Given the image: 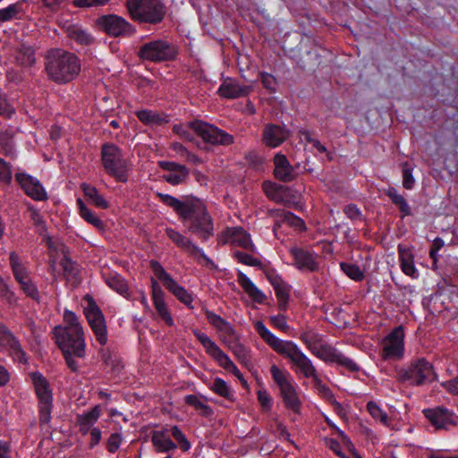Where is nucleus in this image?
<instances>
[{"mask_svg":"<svg viewBox=\"0 0 458 458\" xmlns=\"http://www.w3.org/2000/svg\"><path fill=\"white\" fill-rule=\"evenodd\" d=\"M30 376L38 399L39 423L47 424L51 420L53 408V395L50 385L40 372H32Z\"/></svg>","mask_w":458,"mask_h":458,"instance_id":"9d476101","label":"nucleus"},{"mask_svg":"<svg viewBox=\"0 0 458 458\" xmlns=\"http://www.w3.org/2000/svg\"><path fill=\"white\" fill-rule=\"evenodd\" d=\"M335 363L344 367L351 372H357L360 370L359 365L354 360L346 357L340 352Z\"/></svg>","mask_w":458,"mask_h":458,"instance_id":"680f3d73","label":"nucleus"},{"mask_svg":"<svg viewBox=\"0 0 458 458\" xmlns=\"http://www.w3.org/2000/svg\"><path fill=\"white\" fill-rule=\"evenodd\" d=\"M254 327L260 338L270 346L276 353L290 360L296 368L295 372L301 373L304 377L315 378L318 372L312 360L292 342L278 338L272 334L262 321H256Z\"/></svg>","mask_w":458,"mask_h":458,"instance_id":"f257e3e1","label":"nucleus"},{"mask_svg":"<svg viewBox=\"0 0 458 458\" xmlns=\"http://www.w3.org/2000/svg\"><path fill=\"white\" fill-rule=\"evenodd\" d=\"M367 410L375 420H379L384 425H387L389 420L387 413L384 411L375 402H369L367 403Z\"/></svg>","mask_w":458,"mask_h":458,"instance_id":"603ef678","label":"nucleus"},{"mask_svg":"<svg viewBox=\"0 0 458 458\" xmlns=\"http://www.w3.org/2000/svg\"><path fill=\"white\" fill-rule=\"evenodd\" d=\"M171 428L172 437L176 441V445L182 451L187 452L191 449V443L187 439L186 436L182 433V431L177 427L173 426Z\"/></svg>","mask_w":458,"mask_h":458,"instance_id":"de8ad7c7","label":"nucleus"},{"mask_svg":"<svg viewBox=\"0 0 458 458\" xmlns=\"http://www.w3.org/2000/svg\"><path fill=\"white\" fill-rule=\"evenodd\" d=\"M80 216L89 224L92 225L97 229L102 231L105 229L104 222L81 199H77Z\"/></svg>","mask_w":458,"mask_h":458,"instance_id":"f704fd0d","label":"nucleus"},{"mask_svg":"<svg viewBox=\"0 0 458 458\" xmlns=\"http://www.w3.org/2000/svg\"><path fill=\"white\" fill-rule=\"evenodd\" d=\"M269 319H270L272 325L276 328H277L284 333L288 332L290 327L287 324L286 317L284 315L278 314V315L271 316L269 318Z\"/></svg>","mask_w":458,"mask_h":458,"instance_id":"774afa93","label":"nucleus"},{"mask_svg":"<svg viewBox=\"0 0 458 458\" xmlns=\"http://www.w3.org/2000/svg\"><path fill=\"white\" fill-rule=\"evenodd\" d=\"M68 37L81 45H89L93 38L81 27L76 24L69 25L66 29Z\"/></svg>","mask_w":458,"mask_h":458,"instance_id":"58836bf2","label":"nucleus"},{"mask_svg":"<svg viewBox=\"0 0 458 458\" xmlns=\"http://www.w3.org/2000/svg\"><path fill=\"white\" fill-rule=\"evenodd\" d=\"M106 284L116 291L118 293L123 295V297L130 299L129 290L126 282L124 279L118 274H110L106 277Z\"/></svg>","mask_w":458,"mask_h":458,"instance_id":"ea45409f","label":"nucleus"},{"mask_svg":"<svg viewBox=\"0 0 458 458\" xmlns=\"http://www.w3.org/2000/svg\"><path fill=\"white\" fill-rule=\"evenodd\" d=\"M190 206L189 213L181 220L191 219L189 231L196 234L202 242H206L214 235L213 219L199 199H194Z\"/></svg>","mask_w":458,"mask_h":458,"instance_id":"423d86ee","label":"nucleus"},{"mask_svg":"<svg viewBox=\"0 0 458 458\" xmlns=\"http://www.w3.org/2000/svg\"><path fill=\"white\" fill-rule=\"evenodd\" d=\"M85 315L97 341L104 345L107 341V331L101 310L92 301L85 308Z\"/></svg>","mask_w":458,"mask_h":458,"instance_id":"a211bd4d","label":"nucleus"},{"mask_svg":"<svg viewBox=\"0 0 458 458\" xmlns=\"http://www.w3.org/2000/svg\"><path fill=\"white\" fill-rule=\"evenodd\" d=\"M81 189L85 196L91 201V203L95 207L102 209H106L108 208L107 201L101 194L98 193L96 187L91 186L88 183H82Z\"/></svg>","mask_w":458,"mask_h":458,"instance_id":"4c0bfd02","label":"nucleus"},{"mask_svg":"<svg viewBox=\"0 0 458 458\" xmlns=\"http://www.w3.org/2000/svg\"><path fill=\"white\" fill-rule=\"evenodd\" d=\"M156 196L159 199V200L164 203L165 205L172 208L174 212L178 215L179 218L182 219V216H186L187 214L190 211L191 204L194 199H186L184 201H182L178 199L177 198L169 195L165 194L161 192H157Z\"/></svg>","mask_w":458,"mask_h":458,"instance_id":"c756f323","label":"nucleus"},{"mask_svg":"<svg viewBox=\"0 0 458 458\" xmlns=\"http://www.w3.org/2000/svg\"><path fill=\"white\" fill-rule=\"evenodd\" d=\"M205 315L208 323L216 330L221 341L225 344H232L233 340H238L236 331L231 323L210 310H206Z\"/></svg>","mask_w":458,"mask_h":458,"instance_id":"aec40b11","label":"nucleus"},{"mask_svg":"<svg viewBox=\"0 0 458 458\" xmlns=\"http://www.w3.org/2000/svg\"><path fill=\"white\" fill-rule=\"evenodd\" d=\"M270 372L274 381L280 389L285 407L298 413L301 408V401L291 375L287 371L279 369L276 365L271 366Z\"/></svg>","mask_w":458,"mask_h":458,"instance_id":"1a4fd4ad","label":"nucleus"},{"mask_svg":"<svg viewBox=\"0 0 458 458\" xmlns=\"http://www.w3.org/2000/svg\"><path fill=\"white\" fill-rule=\"evenodd\" d=\"M102 30L112 37H130L136 32L135 27L123 17L116 14L103 15L98 19Z\"/></svg>","mask_w":458,"mask_h":458,"instance_id":"2eb2a0df","label":"nucleus"},{"mask_svg":"<svg viewBox=\"0 0 458 458\" xmlns=\"http://www.w3.org/2000/svg\"><path fill=\"white\" fill-rule=\"evenodd\" d=\"M339 351L328 344H320L319 351L317 352V357L327 363H335Z\"/></svg>","mask_w":458,"mask_h":458,"instance_id":"37998d69","label":"nucleus"},{"mask_svg":"<svg viewBox=\"0 0 458 458\" xmlns=\"http://www.w3.org/2000/svg\"><path fill=\"white\" fill-rule=\"evenodd\" d=\"M21 288L22 289L23 293L30 297L33 300L38 299V291L37 286L32 283L30 278L26 279L25 281H21L20 283Z\"/></svg>","mask_w":458,"mask_h":458,"instance_id":"69168bd1","label":"nucleus"},{"mask_svg":"<svg viewBox=\"0 0 458 458\" xmlns=\"http://www.w3.org/2000/svg\"><path fill=\"white\" fill-rule=\"evenodd\" d=\"M250 87L241 85L236 80L227 78L220 85L218 94L228 99L239 98L249 94Z\"/></svg>","mask_w":458,"mask_h":458,"instance_id":"bb28decb","label":"nucleus"},{"mask_svg":"<svg viewBox=\"0 0 458 458\" xmlns=\"http://www.w3.org/2000/svg\"><path fill=\"white\" fill-rule=\"evenodd\" d=\"M15 179L24 192L35 200L47 199V192L39 181L26 173H16Z\"/></svg>","mask_w":458,"mask_h":458,"instance_id":"4be33fe9","label":"nucleus"},{"mask_svg":"<svg viewBox=\"0 0 458 458\" xmlns=\"http://www.w3.org/2000/svg\"><path fill=\"white\" fill-rule=\"evenodd\" d=\"M238 283L255 302L262 304L267 300V296L252 283V281L242 272L238 273Z\"/></svg>","mask_w":458,"mask_h":458,"instance_id":"2f4dec72","label":"nucleus"},{"mask_svg":"<svg viewBox=\"0 0 458 458\" xmlns=\"http://www.w3.org/2000/svg\"><path fill=\"white\" fill-rule=\"evenodd\" d=\"M289 252L293 259V265L299 270L308 272L318 270V255L311 249L292 247Z\"/></svg>","mask_w":458,"mask_h":458,"instance_id":"6ab92c4d","label":"nucleus"},{"mask_svg":"<svg viewBox=\"0 0 458 458\" xmlns=\"http://www.w3.org/2000/svg\"><path fill=\"white\" fill-rule=\"evenodd\" d=\"M263 187L265 193L270 199L276 201V203H280L283 201V198L279 194V191L270 192V188L274 189L275 191H280L283 189V186L271 182H264Z\"/></svg>","mask_w":458,"mask_h":458,"instance_id":"e2e57ef3","label":"nucleus"},{"mask_svg":"<svg viewBox=\"0 0 458 458\" xmlns=\"http://www.w3.org/2000/svg\"><path fill=\"white\" fill-rule=\"evenodd\" d=\"M171 428H164L155 430L151 436V442L157 452L166 453L177 448L176 444L171 439Z\"/></svg>","mask_w":458,"mask_h":458,"instance_id":"cd10ccee","label":"nucleus"},{"mask_svg":"<svg viewBox=\"0 0 458 458\" xmlns=\"http://www.w3.org/2000/svg\"><path fill=\"white\" fill-rule=\"evenodd\" d=\"M21 12V8L19 4H13L5 8L0 9V21L5 22L16 19Z\"/></svg>","mask_w":458,"mask_h":458,"instance_id":"3c124183","label":"nucleus"},{"mask_svg":"<svg viewBox=\"0 0 458 458\" xmlns=\"http://www.w3.org/2000/svg\"><path fill=\"white\" fill-rule=\"evenodd\" d=\"M274 216L276 217V224L281 222L285 223L299 230L305 229L304 221L290 211H286L284 209H277L274 211Z\"/></svg>","mask_w":458,"mask_h":458,"instance_id":"72a5a7b5","label":"nucleus"},{"mask_svg":"<svg viewBox=\"0 0 458 458\" xmlns=\"http://www.w3.org/2000/svg\"><path fill=\"white\" fill-rule=\"evenodd\" d=\"M423 414L436 429H449L458 426V416L442 406L423 410Z\"/></svg>","mask_w":458,"mask_h":458,"instance_id":"f3484780","label":"nucleus"},{"mask_svg":"<svg viewBox=\"0 0 458 458\" xmlns=\"http://www.w3.org/2000/svg\"><path fill=\"white\" fill-rule=\"evenodd\" d=\"M0 146L3 153L5 156H14V147L13 140L4 133L0 134Z\"/></svg>","mask_w":458,"mask_h":458,"instance_id":"0e129e2a","label":"nucleus"},{"mask_svg":"<svg viewBox=\"0 0 458 458\" xmlns=\"http://www.w3.org/2000/svg\"><path fill=\"white\" fill-rule=\"evenodd\" d=\"M290 137V131L280 125L267 123L262 131V142L269 148H276Z\"/></svg>","mask_w":458,"mask_h":458,"instance_id":"b1692460","label":"nucleus"},{"mask_svg":"<svg viewBox=\"0 0 458 458\" xmlns=\"http://www.w3.org/2000/svg\"><path fill=\"white\" fill-rule=\"evenodd\" d=\"M165 233L179 249L187 253L198 263L202 264V261H204L206 265H213V261L204 253L203 250L194 244L191 239L182 234L179 231L167 227Z\"/></svg>","mask_w":458,"mask_h":458,"instance_id":"4468645a","label":"nucleus"},{"mask_svg":"<svg viewBox=\"0 0 458 458\" xmlns=\"http://www.w3.org/2000/svg\"><path fill=\"white\" fill-rule=\"evenodd\" d=\"M64 320L66 326L62 327V329L67 330L69 332L72 330L83 331V328L79 322L78 317L74 312L71 310H65L64 314Z\"/></svg>","mask_w":458,"mask_h":458,"instance_id":"8fccbe9b","label":"nucleus"},{"mask_svg":"<svg viewBox=\"0 0 458 458\" xmlns=\"http://www.w3.org/2000/svg\"><path fill=\"white\" fill-rule=\"evenodd\" d=\"M437 373L431 362L420 357L412 359L410 363L397 371L400 382H408L414 386L428 385L437 380Z\"/></svg>","mask_w":458,"mask_h":458,"instance_id":"39448f33","label":"nucleus"},{"mask_svg":"<svg viewBox=\"0 0 458 458\" xmlns=\"http://www.w3.org/2000/svg\"><path fill=\"white\" fill-rule=\"evenodd\" d=\"M122 441H123V437H122V435L119 434V433H113L111 434V436L108 437L107 439V442H106V449L109 453H115L121 444H122Z\"/></svg>","mask_w":458,"mask_h":458,"instance_id":"338daca9","label":"nucleus"},{"mask_svg":"<svg viewBox=\"0 0 458 458\" xmlns=\"http://www.w3.org/2000/svg\"><path fill=\"white\" fill-rule=\"evenodd\" d=\"M398 256L402 271L412 278L419 276V272L414 266V255L411 250L402 245L398 246Z\"/></svg>","mask_w":458,"mask_h":458,"instance_id":"7c9ffc66","label":"nucleus"},{"mask_svg":"<svg viewBox=\"0 0 458 458\" xmlns=\"http://www.w3.org/2000/svg\"><path fill=\"white\" fill-rule=\"evenodd\" d=\"M233 257L237 259L238 262H240L243 265H246V266H250V267H261L262 266V262L259 259L253 257L252 255H250L249 253H245L243 251H240V250L234 251Z\"/></svg>","mask_w":458,"mask_h":458,"instance_id":"6e6d98bb","label":"nucleus"},{"mask_svg":"<svg viewBox=\"0 0 458 458\" xmlns=\"http://www.w3.org/2000/svg\"><path fill=\"white\" fill-rule=\"evenodd\" d=\"M404 329L403 326L394 327L380 342V357L383 360H400L404 356Z\"/></svg>","mask_w":458,"mask_h":458,"instance_id":"f8f14e48","label":"nucleus"},{"mask_svg":"<svg viewBox=\"0 0 458 458\" xmlns=\"http://www.w3.org/2000/svg\"><path fill=\"white\" fill-rule=\"evenodd\" d=\"M126 9L134 21L151 25L161 23L166 13L162 0H126Z\"/></svg>","mask_w":458,"mask_h":458,"instance_id":"7ed1b4c3","label":"nucleus"},{"mask_svg":"<svg viewBox=\"0 0 458 458\" xmlns=\"http://www.w3.org/2000/svg\"><path fill=\"white\" fill-rule=\"evenodd\" d=\"M151 288L152 301L157 314L165 321L166 325L170 327L174 326L173 317L167 307L166 302L165 301L164 291L162 290L159 284L154 279H152Z\"/></svg>","mask_w":458,"mask_h":458,"instance_id":"393cba45","label":"nucleus"},{"mask_svg":"<svg viewBox=\"0 0 458 458\" xmlns=\"http://www.w3.org/2000/svg\"><path fill=\"white\" fill-rule=\"evenodd\" d=\"M190 126L192 128V131L207 143L229 146L234 142L233 135L208 123L196 120L192 121Z\"/></svg>","mask_w":458,"mask_h":458,"instance_id":"ddd939ff","label":"nucleus"},{"mask_svg":"<svg viewBox=\"0 0 458 458\" xmlns=\"http://www.w3.org/2000/svg\"><path fill=\"white\" fill-rule=\"evenodd\" d=\"M55 343L62 352H72L77 358H84L86 354V343L83 331L62 329V327L54 328Z\"/></svg>","mask_w":458,"mask_h":458,"instance_id":"9b49d317","label":"nucleus"},{"mask_svg":"<svg viewBox=\"0 0 458 458\" xmlns=\"http://www.w3.org/2000/svg\"><path fill=\"white\" fill-rule=\"evenodd\" d=\"M226 345L242 362H247L250 360V352L239 342V339L233 340L232 344H228Z\"/></svg>","mask_w":458,"mask_h":458,"instance_id":"49530a36","label":"nucleus"},{"mask_svg":"<svg viewBox=\"0 0 458 458\" xmlns=\"http://www.w3.org/2000/svg\"><path fill=\"white\" fill-rule=\"evenodd\" d=\"M101 161L106 173L117 182H126L131 170V162L123 157L122 149L113 144L105 143L101 147Z\"/></svg>","mask_w":458,"mask_h":458,"instance_id":"20e7f679","label":"nucleus"},{"mask_svg":"<svg viewBox=\"0 0 458 458\" xmlns=\"http://www.w3.org/2000/svg\"><path fill=\"white\" fill-rule=\"evenodd\" d=\"M191 123V122L188 123L186 125L174 124L173 127V131L183 140L191 141L193 140L194 137L191 131V130H192V128L190 126Z\"/></svg>","mask_w":458,"mask_h":458,"instance_id":"13d9d810","label":"nucleus"},{"mask_svg":"<svg viewBox=\"0 0 458 458\" xmlns=\"http://www.w3.org/2000/svg\"><path fill=\"white\" fill-rule=\"evenodd\" d=\"M101 415V409L99 405L94 406L90 411L77 415L76 420L81 421L82 424H88L93 426Z\"/></svg>","mask_w":458,"mask_h":458,"instance_id":"a18cd8bd","label":"nucleus"},{"mask_svg":"<svg viewBox=\"0 0 458 458\" xmlns=\"http://www.w3.org/2000/svg\"><path fill=\"white\" fill-rule=\"evenodd\" d=\"M171 428L172 437L176 441V445L182 451L187 452L191 449V443L187 439L186 436L182 433V431L177 427L173 426Z\"/></svg>","mask_w":458,"mask_h":458,"instance_id":"09e8293b","label":"nucleus"},{"mask_svg":"<svg viewBox=\"0 0 458 458\" xmlns=\"http://www.w3.org/2000/svg\"><path fill=\"white\" fill-rule=\"evenodd\" d=\"M185 403L188 405L194 407L196 411L199 412L202 416H210L213 413V411L210 406L202 402L197 395L189 394L185 396Z\"/></svg>","mask_w":458,"mask_h":458,"instance_id":"79ce46f5","label":"nucleus"},{"mask_svg":"<svg viewBox=\"0 0 458 458\" xmlns=\"http://www.w3.org/2000/svg\"><path fill=\"white\" fill-rule=\"evenodd\" d=\"M342 271L351 279L354 281H361L364 278V273L356 264L342 262L340 264Z\"/></svg>","mask_w":458,"mask_h":458,"instance_id":"c03bdc74","label":"nucleus"},{"mask_svg":"<svg viewBox=\"0 0 458 458\" xmlns=\"http://www.w3.org/2000/svg\"><path fill=\"white\" fill-rule=\"evenodd\" d=\"M415 184V179L412 175V167L405 162L403 164V185L407 190H411Z\"/></svg>","mask_w":458,"mask_h":458,"instance_id":"bf43d9fd","label":"nucleus"},{"mask_svg":"<svg viewBox=\"0 0 458 458\" xmlns=\"http://www.w3.org/2000/svg\"><path fill=\"white\" fill-rule=\"evenodd\" d=\"M149 265L155 276L162 281L165 287L181 302L186 305H190L192 302V296L184 287L177 284V282L165 270L158 261L152 259L150 260Z\"/></svg>","mask_w":458,"mask_h":458,"instance_id":"dca6fc26","label":"nucleus"},{"mask_svg":"<svg viewBox=\"0 0 458 458\" xmlns=\"http://www.w3.org/2000/svg\"><path fill=\"white\" fill-rule=\"evenodd\" d=\"M0 352H7L13 360L19 362L26 361L25 352L20 343L3 324H0Z\"/></svg>","mask_w":458,"mask_h":458,"instance_id":"412c9836","label":"nucleus"},{"mask_svg":"<svg viewBox=\"0 0 458 458\" xmlns=\"http://www.w3.org/2000/svg\"><path fill=\"white\" fill-rule=\"evenodd\" d=\"M312 381L314 383L315 387L318 391L319 394H321L322 397L325 398L327 401L330 402L335 406V410H339L342 408L340 403H338L335 399V396L330 388L322 382L321 378L319 377V375L313 378Z\"/></svg>","mask_w":458,"mask_h":458,"instance_id":"a19ab883","label":"nucleus"},{"mask_svg":"<svg viewBox=\"0 0 458 458\" xmlns=\"http://www.w3.org/2000/svg\"><path fill=\"white\" fill-rule=\"evenodd\" d=\"M9 260L13 276L19 284L30 278L26 267L16 252L13 251L10 253Z\"/></svg>","mask_w":458,"mask_h":458,"instance_id":"c9c22d12","label":"nucleus"},{"mask_svg":"<svg viewBox=\"0 0 458 458\" xmlns=\"http://www.w3.org/2000/svg\"><path fill=\"white\" fill-rule=\"evenodd\" d=\"M178 55V47L172 42L158 38L142 44L138 50L140 60L155 64L174 61Z\"/></svg>","mask_w":458,"mask_h":458,"instance_id":"0eeeda50","label":"nucleus"},{"mask_svg":"<svg viewBox=\"0 0 458 458\" xmlns=\"http://www.w3.org/2000/svg\"><path fill=\"white\" fill-rule=\"evenodd\" d=\"M15 59L19 65L30 67L36 63L35 49L30 45L21 43L17 47Z\"/></svg>","mask_w":458,"mask_h":458,"instance_id":"473e14b6","label":"nucleus"},{"mask_svg":"<svg viewBox=\"0 0 458 458\" xmlns=\"http://www.w3.org/2000/svg\"><path fill=\"white\" fill-rule=\"evenodd\" d=\"M223 243H229L244 250L254 251L255 246L250 235L242 227H228L222 234Z\"/></svg>","mask_w":458,"mask_h":458,"instance_id":"5701e85b","label":"nucleus"},{"mask_svg":"<svg viewBox=\"0 0 458 458\" xmlns=\"http://www.w3.org/2000/svg\"><path fill=\"white\" fill-rule=\"evenodd\" d=\"M28 210L30 212V217L31 221L33 222V225L36 227H38V233L40 235H43L47 232V226H46V222L44 221L39 211L33 207H29Z\"/></svg>","mask_w":458,"mask_h":458,"instance_id":"5fc2aeb1","label":"nucleus"},{"mask_svg":"<svg viewBox=\"0 0 458 458\" xmlns=\"http://www.w3.org/2000/svg\"><path fill=\"white\" fill-rule=\"evenodd\" d=\"M209 389L216 394L226 399L227 401L233 402L234 394L231 386L222 378L216 377L209 386Z\"/></svg>","mask_w":458,"mask_h":458,"instance_id":"e433bc0d","label":"nucleus"},{"mask_svg":"<svg viewBox=\"0 0 458 458\" xmlns=\"http://www.w3.org/2000/svg\"><path fill=\"white\" fill-rule=\"evenodd\" d=\"M268 279L274 287L280 310H286L291 287L279 276H269Z\"/></svg>","mask_w":458,"mask_h":458,"instance_id":"c85d7f7f","label":"nucleus"},{"mask_svg":"<svg viewBox=\"0 0 458 458\" xmlns=\"http://www.w3.org/2000/svg\"><path fill=\"white\" fill-rule=\"evenodd\" d=\"M188 174L189 170L186 167H182V170L164 174L163 178L172 185H178L185 181Z\"/></svg>","mask_w":458,"mask_h":458,"instance_id":"864d4df0","label":"nucleus"},{"mask_svg":"<svg viewBox=\"0 0 458 458\" xmlns=\"http://www.w3.org/2000/svg\"><path fill=\"white\" fill-rule=\"evenodd\" d=\"M274 175L278 181L290 182L296 178V172L285 155L277 153L274 157Z\"/></svg>","mask_w":458,"mask_h":458,"instance_id":"a878e982","label":"nucleus"},{"mask_svg":"<svg viewBox=\"0 0 458 458\" xmlns=\"http://www.w3.org/2000/svg\"><path fill=\"white\" fill-rule=\"evenodd\" d=\"M138 119L145 124L152 125L160 123V116L152 111L140 110L136 113Z\"/></svg>","mask_w":458,"mask_h":458,"instance_id":"4d7b16f0","label":"nucleus"},{"mask_svg":"<svg viewBox=\"0 0 458 458\" xmlns=\"http://www.w3.org/2000/svg\"><path fill=\"white\" fill-rule=\"evenodd\" d=\"M335 363L344 367L351 372H357L360 370L359 365L354 360L346 357L340 352Z\"/></svg>","mask_w":458,"mask_h":458,"instance_id":"052dcab7","label":"nucleus"},{"mask_svg":"<svg viewBox=\"0 0 458 458\" xmlns=\"http://www.w3.org/2000/svg\"><path fill=\"white\" fill-rule=\"evenodd\" d=\"M192 334L202 344L206 352L215 360L220 367L233 374L242 383H245L242 373L233 362L229 356L208 335L199 329H192Z\"/></svg>","mask_w":458,"mask_h":458,"instance_id":"6e6552de","label":"nucleus"},{"mask_svg":"<svg viewBox=\"0 0 458 458\" xmlns=\"http://www.w3.org/2000/svg\"><path fill=\"white\" fill-rule=\"evenodd\" d=\"M81 66L75 54L60 48L50 49L45 57V70L48 77L59 84L73 81L79 75Z\"/></svg>","mask_w":458,"mask_h":458,"instance_id":"f03ea898","label":"nucleus"}]
</instances>
